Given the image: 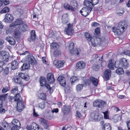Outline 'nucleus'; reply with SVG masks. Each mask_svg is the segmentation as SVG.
Segmentation results:
<instances>
[{
    "instance_id": "nucleus-1",
    "label": "nucleus",
    "mask_w": 130,
    "mask_h": 130,
    "mask_svg": "<svg viewBox=\"0 0 130 130\" xmlns=\"http://www.w3.org/2000/svg\"><path fill=\"white\" fill-rule=\"evenodd\" d=\"M87 7H83L80 11L82 15L84 17L88 15L93 8V5L90 1L85 2V3Z\"/></svg>"
},
{
    "instance_id": "nucleus-2",
    "label": "nucleus",
    "mask_w": 130,
    "mask_h": 130,
    "mask_svg": "<svg viewBox=\"0 0 130 130\" xmlns=\"http://www.w3.org/2000/svg\"><path fill=\"white\" fill-rule=\"evenodd\" d=\"M127 26V24L125 22H120L116 29V32L117 34L118 35L122 34L126 30Z\"/></svg>"
},
{
    "instance_id": "nucleus-3",
    "label": "nucleus",
    "mask_w": 130,
    "mask_h": 130,
    "mask_svg": "<svg viewBox=\"0 0 130 130\" xmlns=\"http://www.w3.org/2000/svg\"><path fill=\"white\" fill-rule=\"evenodd\" d=\"M101 118V116L99 115V113L96 111H93L90 113V119L91 121H100Z\"/></svg>"
},
{
    "instance_id": "nucleus-4",
    "label": "nucleus",
    "mask_w": 130,
    "mask_h": 130,
    "mask_svg": "<svg viewBox=\"0 0 130 130\" xmlns=\"http://www.w3.org/2000/svg\"><path fill=\"white\" fill-rule=\"evenodd\" d=\"M90 41L92 46L94 47L101 45L102 42L101 38L95 37L91 38Z\"/></svg>"
},
{
    "instance_id": "nucleus-5",
    "label": "nucleus",
    "mask_w": 130,
    "mask_h": 130,
    "mask_svg": "<svg viewBox=\"0 0 130 130\" xmlns=\"http://www.w3.org/2000/svg\"><path fill=\"white\" fill-rule=\"evenodd\" d=\"M120 65L124 68L127 69L129 66V64L127 59L124 58H120L119 60Z\"/></svg>"
},
{
    "instance_id": "nucleus-6",
    "label": "nucleus",
    "mask_w": 130,
    "mask_h": 130,
    "mask_svg": "<svg viewBox=\"0 0 130 130\" xmlns=\"http://www.w3.org/2000/svg\"><path fill=\"white\" fill-rule=\"evenodd\" d=\"M105 104V102L103 101L98 100L94 101L93 104L94 107L102 108L104 106Z\"/></svg>"
},
{
    "instance_id": "nucleus-7",
    "label": "nucleus",
    "mask_w": 130,
    "mask_h": 130,
    "mask_svg": "<svg viewBox=\"0 0 130 130\" xmlns=\"http://www.w3.org/2000/svg\"><path fill=\"white\" fill-rule=\"evenodd\" d=\"M40 85L41 86H45L48 89H51L50 85L46 83V81L45 77H40Z\"/></svg>"
},
{
    "instance_id": "nucleus-8",
    "label": "nucleus",
    "mask_w": 130,
    "mask_h": 130,
    "mask_svg": "<svg viewBox=\"0 0 130 130\" xmlns=\"http://www.w3.org/2000/svg\"><path fill=\"white\" fill-rule=\"evenodd\" d=\"M0 55L3 57V60L5 62H7L9 60V55L7 52L5 51H0Z\"/></svg>"
},
{
    "instance_id": "nucleus-9",
    "label": "nucleus",
    "mask_w": 130,
    "mask_h": 130,
    "mask_svg": "<svg viewBox=\"0 0 130 130\" xmlns=\"http://www.w3.org/2000/svg\"><path fill=\"white\" fill-rule=\"evenodd\" d=\"M27 61L30 64L34 65L36 63V61L34 57L32 55H28Z\"/></svg>"
},
{
    "instance_id": "nucleus-10",
    "label": "nucleus",
    "mask_w": 130,
    "mask_h": 130,
    "mask_svg": "<svg viewBox=\"0 0 130 130\" xmlns=\"http://www.w3.org/2000/svg\"><path fill=\"white\" fill-rule=\"evenodd\" d=\"M5 97L6 95L5 94L0 95V113H4L5 112V109L2 108L3 106V100Z\"/></svg>"
},
{
    "instance_id": "nucleus-11",
    "label": "nucleus",
    "mask_w": 130,
    "mask_h": 130,
    "mask_svg": "<svg viewBox=\"0 0 130 130\" xmlns=\"http://www.w3.org/2000/svg\"><path fill=\"white\" fill-rule=\"evenodd\" d=\"M85 67V63L83 61H79L77 62L76 65V68L77 69L82 70Z\"/></svg>"
},
{
    "instance_id": "nucleus-12",
    "label": "nucleus",
    "mask_w": 130,
    "mask_h": 130,
    "mask_svg": "<svg viewBox=\"0 0 130 130\" xmlns=\"http://www.w3.org/2000/svg\"><path fill=\"white\" fill-rule=\"evenodd\" d=\"M17 110L20 112L22 111L24 107V102L23 100L17 102Z\"/></svg>"
},
{
    "instance_id": "nucleus-13",
    "label": "nucleus",
    "mask_w": 130,
    "mask_h": 130,
    "mask_svg": "<svg viewBox=\"0 0 130 130\" xmlns=\"http://www.w3.org/2000/svg\"><path fill=\"white\" fill-rule=\"evenodd\" d=\"M72 24H69L68 25L67 28L65 29V31L67 34L70 35H72L74 33V31L72 29Z\"/></svg>"
},
{
    "instance_id": "nucleus-14",
    "label": "nucleus",
    "mask_w": 130,
    "mask_h": 130,
    "mask_svg": "<svg viewBox=\"0 0 130 130\" xmlns=\"http://www.w3.org/2000/svg\"><path fill=\"white\" fill-rule=\"evenodd\" d=\"M39 127V126L34 122H32L30 125H27L26 128L28 130H36V129Z\"/></svg>"
},
{
    "instance_id": "nucleus-15",
    "label": "nucleus",
    "mask_w": 130,
    "mask_h": 130,
    "mask_svg": "<svg viewBox=\"0 0 130 130\" xmlns=\"http://www.w3.org/2000/svg\"><path fill=\"white\" fill-rule=\"evenodd\" d=\"M19 28L20 31L23 32L28 31L29 29V27L27 25L25 24H23V23L19 25Z\"/></svg>"
},
{
    "instance_id": "nucleus-16",
    "label": "nucleus",
    "mask_w": 130,
    "mask_h": 130,
    "mask_svg": "<svg viewBox=\"0 0 130 130\" xmlns=\"http://www.w3.org/2000/svg\"><path fill=\"white\" fill-rule=\"evenodd\" d=\"M57 80L61 85L63 86H66V79L64 77L60 76L58 78Z\"/></svg>"
},
{
    "instance_id": "nucleus-17",
    "label": "nucleus",
    "mask_w": 130,
    "mask_h": 130,
    "mask_svg": "<svg viewBox=\"0 0 130 130\" xmlns=\"http://www.w3.org/2000/svg\"><path fill=\"white\" fill-rule=\"evenodd\" d=\"M13 17L12 15L7 13L5 15L4 20L6 22H9L13 21Z\"/></svg>"
},
{
    "instance_id": "nucleus-18",
    "label": "nucleus",
    "mask_w": 130,
    "mask_h": 130,
    "mask_svg": "<svg viewBox=\"0 0 130 130\" xmlns=\"http://www.w3.org/2000/svg\"><path fill=\"white\" fill-rule=\"evenodd\" d=\"M64 63V61L55 60L54 61V64L58 68H60L63 67Z\"/></svg>"
},
{
    "instance_id": "nucleus-19",
    "label": "nucleus",
    "mask_w": 130,
    "mask_h": 130,
    "mask_svg": "<svg viewBox=\"0 0 130 130\" xmlns=\"http://www.w3.org/2000/svg\"><path fill=\"white\" fill-rule=\"evenodd\" d=\"M70 108L68 106L64 105L62 108L61 110L64 115L67 114L70 110Z\"/></svg>"
},
{
    "instance_id": "nucleus-20",
    "label": "nucleus",
    "mask_w": 130,
    "mask_h": 130,
    "mask_svg": "<svg viewBox=\"0 0 130 130\" xmlns=\"http://www.w3.org/2000/svg\"><path fill=\"white\" fill-rule=\"evenodd\" d=\"M47 79L50 83H53L54 82L53 75L51 73H48L47 75Z\"/></svg>"
},
{
    "instance_id": "nucleus-21",
    "label": "nucleus",
    "mask_w": 130,
    "mask_h": 130,
    "mask_svg": "<svg viewBox=\"0 0 130 130\" xmlns=\"http://www.w3.org/2000/svg\"><path fill=\"white\" fill-rule=\"evenodd\" d=\"M64 8L66 10L71 11H73L75 10L74 7H73L71 5L68 3H66L64 5Z\"/></svg>"
},
{
    "instance_id": "nucleus-22",
    "label": "nucleus",
    "mask_w": 130,
    "mask_h": 130,
    "mask_svg": "<svg viewBox=\"0 0 130 130\" xmlns=\"http://www.w3.org/2000/svg\"><path fill=\"white\" fill-rule=\"evenodd\" d=\"M23 23V21L21 19H18L16 21L13 23H11L10 24V26H14V27H15L17 25L22 24Z\"/></svg>"
},
{
    "instance_id": "nucleus-23",
    "label": "nucleus",
    "mask_w": 130,
    "mask_h": 130,
    "mask_svg": "<svg viewBox=\"0 0 130 130\" xmlns=\"http://www.w3.org/2000/svg\"><path fill=\"white\" fill-rule=\"evenodd\" d=\"M17 76L13 78V81L14 83H16L18 84H22V79L21 75Z\"/></svg>"
},
{
    "instance_id": "nucleus-24",
    "label": "nucleus",
    "mask_w": 130,
    "mask_h": 130,
    "mask_svg": "<svg viewBox=\"0 0 130 130\" xmlns=\"http://www.w3.org/2000/svg\"><path fill=\"white\" fill-rule=\"evenodd\" d=\"M62 23L64 24H66L68 22L69 20L68 15L67 14H64L62 15Z\"/></svg>"
},
{
    "instance_id": "nucleus-25",
    "label": "nucleus",
    "mask_w": 130,
    "mask_h": 130,
    "mask_svg": "<svg viewBox=\"0 0 130 130\" xmlns=\"http://www.w3.org/2000/svg\"><path fill=\"white\" fill-rule=\"evenodd\" d=\"M19 62L16 60L13 61L11 63V68L12 70H14L18 67Z\"/></svg>"
},
{
    "instance_id": "nucleus-26",
    "label": "nucleus",
    "mask_w": 130,
    "mask_h": 130,
    "mask_svg": "<svg viewBox=\"0 0 130 130\" xmlns=\"http://www.w3.org/2000/svg\"><path fill=\"white\" fill-rule=\"evenodd\" d=\"M12 123L14 125V127H15L18 128H21V124L20 121L17 119L13 120Z\"/></svg>"
},
{
    "instance_id": "nucleus-27",
    "label": "nucleus",
    "mask_w": 130,
    "mask_h": 130,
    "mask_svg": "<svg viewBox=\"0 0 130 130\" xmlns=\"http://www.w3.org/2000/svg\"><path fill=\"white\" fill-rule=\"evenodd\" d=\"M111 72L109 70H106L104 73L105 77V79L107 80L109 79V77L110 76L111 74Z\"/></svg>"
},
{
    "instance_id": "nucleus-28",
    "label": "nucleus",
    "mask_w": 130,
    "mask_h": 130,
    "mask_svg": "<svg viewBox=\"0 0 130 130\" xmlns=\"http://www.w3.org/2000/svg\"><path fill=\"white\" fill-rule=\"evenodd\" d=\"M30 64L29 63H24L21 68V71H25L29 68Z\"/></svg>"
},
{
    "instance_id": "nucleus-29",
    "label": "nucleus",
    "mask_w": 130,
    "mask_h": 130,
    "mask_svg": "<svg viewBox=\"0 0 130 130\" xmlns=\"http://www.w3.org/2000/svg\"><path fill=\"white\" fill-rule=\"evenodd\" d=\"M89 79L94 86H97L98 80L97 79L93 77H89Z\"/></svg>"
},
{
    "instance_id": "nucleus-30",
    "label": "nucleus",
    "mask_w": 130,
    "mask_h": 130,
    "mask_svg": "<svg viewBox=\"0 0 130 130\" xmlns=\"http://www.w3.org/2000/svg\"><path fill=\"white\" fill-rule=\"evenodd\" d=\"M51 48V49L55 50H57L59 47V46L56 43H53L51 44L50 45Z\"/></svg>"
},
{
    "instance_id": "nucleus-31",
    "label": "nucleus",
    "mask_w": 130,
    "mask_h": 130,
    "mask_svg": "<svg viewBox=\"0 0 130 130\" xmlns=\"http://www.w3.org/2000/svg\"><path fill=\"white\" fill-rule=\"evenodd\" d=\"M14 101L17 102L23 100L20 92L15 95L14 97Z\"/></svg>"
},
{
    "instance_id": "nucleus-32",
    "label": "nucleus",
    "mask_w": 130,
    "mask_h": 130,
    "mask_svg": "<svg viewBox=\"0 0 130 130\" xmlns=\"http://www.w3.org/2000/svg\"><path fill=\"white\" fill-rule=\"evenodd\" d=\"M11 93L13 94L14 95L19 93L18 91V87H13L12 88V89L11 91Z\"/></svg>"
},
{
    "instance_id": "nucleus-33",
    "label": "nucleus",
    "mask_w": 130,
    "mask_h": 130,
    "mask_svg": "<svg viewBox=\"0 0 130 130\" xmlns=\"http://www.w3.org/2000/svg\"><path fill=\"white\" fill-rule=\"evenodd\" d=\"M102 128L103 130H111V127L109 124L106 123L103 126Z\"/></svg>"
},
{
    "instance_id": "nucleus-34",
    "label": "nucleus",
    "mask_w": 130,
    "mask_h": 130,
    "mask_svg": "<svg viewBox=\"0 0 130 130\" xmlns=\"http://www.w3.org/2000/svg\"><path fill=\"white\" fill-rule=\"evenodd\" d=\"M116 73L118 74L121 75L123 74L124 73V70L122 68H118L116 70Z\"/></svg>"
},
{
    "instance_id": "nucleus-35",
    "label": "nucleus",
    "mask_w": 130,
    "mask_h": 130,
    "mask_svg": "<svg viewBox=\"0 0 130 130\" xmlns=\"http://www.w3.org/2000/svg\"><path fill=\"white\" fill-rule=\"evenodd\" d=\"M30 39L32 40H34L36 38V36L35 31L34 30H32L30 33Z\"/></svg>"
},
{
    "instance_id": "nucleus-36",
    "label": "nucleus",
    "mask_w": 130,
    "mask_h": 130,
    "mask_svg": "<svg viewBox=\"0 0 130 130\" xmlns=\"http://www.w3.org/2000/svg\"><path fill=\"white\" fill-rule=\"evenodd\" d=\"M113 62V61L112 60H110L109 61L108 67L110 70H113L114 69Z\"/></svg>"
},
{
    "instance_id": "nucleus-37",
    "label": "nucleus",
    "mask_w": 130,
    "mask_h": 130,
    "mask_svg": "<svg viewBox=\"0 0 130 130\" xmlns=\"http://www.w3.org/2000/svg\"><path fill=\"white\" fill-rule=\"evenodd\" d=\"M20 75H21L22 79H23L26 80H28L29 79V77L27 75H25L23 73H20Z\"/></svg>"
},
{
    "instance_id": "nucleus-38",
    "label": "nucleus",
    "mask_w": 130,
    "mask_h": 130,
    "mask_svg": "<svg viewBox=\"0 0 130 130\" xmlns=\"http://www.w3.org/2000/svg\"><path fill=\"white\" fill-rule=\"evenodd\" d=\"M85 36L86 39L89 42L90 41L91 39L93 37L90 35L89 33L88 32H86L85 34Z\"/></svg>"
},
{
    "instance_id": "nucleus-39",
    "label": "nucleus",
    "mask_w": 130,
    "mask_h": 130,
    "mask_svg": "<svg viewBox=\"0 0 130 130\" xmlns=\"http://www.w3.org/2000/svg\"><path fill=\"white\" fill-rule=\"evenodd\" d=\"M80 50L79 48H75L74 50H73L70 52L72 54L77 55H79V50Z\"/></svg>"
},
{
    "instance_id": "nucleus-40",
    "label": "nucleus",
    "mask_w": 130,
    "mask_h": 130,
    "mask_svg": "<svg viewBox=\"0 0 130 130\" xmlns=\"http://www.w3.org/2000/svg\"><path fill=\"white\" fill-rule=\"evenodd\" d=\"M10 27L6 31V32L7 34H9L13 32L14 30L13 28H14V26H10Z\"/></svg>"
},
{
    "instance_id": "nucleus-41",
    "label": "nucleus",
    "mask_w": 130,
    "mask_h": 130,
    "mask_svg": "<svg viewBox=\"0 0 130 130\" xmlns=\"http://www.w3.org/2000/svg\"><path fill=\"white\" fill-rule=\"evenodd\" d=\"M61 52L59 50H57L54 52V55L56 57H58L59 55H61Z\"/></svg>"
},
{
    "instance_id": "nucleus-42",
    "label": "nucleus",
    "mask_w": 130,
    "mask_h": 130,
    "mask_svg": "<svg viewBox=\"0 0 130 130\" xmlns=\"http://www.w3.org/2000/svg\"><path fill=\"white\" fill-rule=\"evenodd\" d=\"M83 86L82 85L79 84L76 87V89L77 91H80L83 89Z\"/></svg>"
},
{
    "instance_id": "nucleus-43",
    "label": "nucleus",
    "mask_w": 130,
    "mask_h": 130,
    "mask_svg": "<svg viewBox=\"0 0 130 130\" xmlns=\"http://www.w3.org/2000/svg\"><path fill=\"white\" fill-rule=\"evenodd\" d=\"M77 79V78L75 76H73L71 77L70 79V80L71 81V83L72 85L73 83Z\"/></svg>"
},
{
    "instance_id": "nucleus-44",
    "label": "nucleus",
    "mask_w": 130,
    "mask_h": 130,
    "mask_svg": "<svg viewBox=\"0 0 130 130\" xmlns=\"http://www.w3.org/2000/svg\"><path fill=\"white\" fill-rule=\"evenodd\" d=\"M71 5L73 7H74V8H75V9L76 10L77 8V3L75 1H73L71 3Z\"/></svg>"
},
{
    "instance_id": "nucleus-45",
    "label": "nucleus",
    "mask_w": 130,
    "mask_h": 130,
    "mask_svg": "<svg viewBox=\"0 0 130 130\" xmlns=\"http://www.w3.org/2000/svg\"><path fill=\"white\" fill-rule=\"evenodd\" d=\"M9 11V8L8 7H6L1 11V12L2 13H6L8 12Z\"/></svg>"
},
{
    "instance_id": "nucleus-46",
    "label": "nucleus",
    "mask_w": 130,
    "mask_h": 130,
    "mask_svg": "<svg viewBox=\"0 0 130 130\" xmlns=\"http://www.w3.org/2000/svg\"><path fill=\"white\" fill-rule=\"evenodd\" d=\"M20 34V31L19 30H16L14 32V37L18 39L19 37Z\"/></svg>"
},
{
    "instance_id": "nucleus-47",
    "label": "nucleus",
    "mask_w": 130,
    "mask_h": 130,
    "mask_svg": "<svg viewBox=\"0 0 130 130\" xmlns=\"http://www.w3.org/2000/svg\"><path fill=\"white\" fill-rule=\"evenodd\" d=\"M124 13V11L122 9H120L117 12V15L118 16H120L122 15Z\"/></svg>"
},
{
    "instance_id": "nucleus-48",
    "label": "nucleus",
    "mask_w": 130,
    "mask_h": 130,
    "mask_svg": "<svg viewBox=\"0 0 130 130\" xmlns=\"http://www.w3.org/2000/svg\"><path fill=\"white\" fill-rule=\"evenodd\" d=\"M74 47V44L73 42H71L69 45V49L71 51L73 50Z\"/></svg>"
},
{
    "instance_id": "nucleus-49",
    "label": "nucleus",
    "mask_w": 130,
    "mask_h": 130,
    "mask_svg": "<svg viewBox=\"0 0 130 130\" xmlns=\"http://www.w3.org/2000/svg\"><path fill=\"white\" fill-rule=\"evenodd\" d=\"M93 68L94 70L97 71L99 70V67L98 64H94L93 66Z\"/></svg>"
},
{
    "instance_id": "nucleus-50",
    "label": "nucleus",
    "mask_w": 130,
    "mask_h": 130,
    "mask_svg": "<svg viewBox=\"0 0 130 130\" xmlns=\"http://www.w3.org/2000/svg\"><path fill=\"white\" fill-rule=\"evenodd\" d=\"M39 97L40 99L43 100H45L46 99V96L45 94L44 93H41L39 95Z\"/></svg>"
},
{
    "instance_id": "nucleus-51",
    "label": "nucleus",
    "mask_w": 130,
    "mask_h": 130,
    "mask_svg": "<svg viewBox=\"0 0 130 130\" xmlns=\"http://www.w3.org/2000/svg\"><path fill=\"white\" fill-rule=\"evenodd\" d=\"M45 105L44 102L42 101L41 102L38 104L39 107L41 109H43L44 108Z\"/></svg>"
},
{
    "instance_id": "nucleus-52",
    "label": "nucleus",
    "mask_w": 130,
    "mask_h": 130,
    "mask_svg": "<svg viewBox=\"0 0 130 130\" xmlns=\"http://www.w3.org/2000/svg\"><path fill=\"white\" fill-rule=\"evenodd\" d=\"M4 64V62L2 61H0V73L3 70V66Z\"/></svg>"
},
{
    "instance_id": "nucleus-53",
    "label": "nucleus",
    "mask_w": 130,
    "mask_h": 130,
    "mask_svg": "<svg viewBox=\"0 0 130 130\" xmlns=\"http://www.w3.org/2000/svg\"><path fill=\"white\" fill-rule=\"evenodd\" d=\"M10 88L9 87H6L4 88L2 90V92L3 93H6L7 91L10 90Z\"/></svg>"
},
{
    "instance_id": "nucleus-54",
    "label": "nucleus",
    "mask_w": 130,
    "mask_h": 130,
    "mask_svg": "<svg viewBox=\"0 0 130 130\" xmlns=\"http://www.w3.org/2000/svg\"><path fill=\"white\" fill-rule=\"evenodd\" d=\"M91 2L90 1L93 5V6L97 4L99 2V0H91Z\"/></svg>"
},
{
    "instance_id": "nucleus-55",
    "label": "nucleus",
    "mask_w": 130,
    "mask_h": 130,
    "mask_svg": "<svg viewBox=\"0 0 130 130\" xmlns=\"http://www.w3.org/2000/svg\"><path fill=\"white\" fill-rule=\"evenodd\" d=\"M4 73L6 75H7L9 73V68L7 67H6L4 69Z\"/></svg>"
},
{
    "instance_id": "nucleus-56",
    "label": "nucleus",
    "mask_w": 130,
    "mask_h": 130,
    "mask_svg": "<svg viewBox=\"0 0 130 130\" xmlns=\"http://www.w3.org/2000/svg\"><path fill=\"white\" fill-rule=\"evenodd\" d=\"M84 82L86 85H89L91 83V81L90 79H86L84 80Z\"/></svg>"
},
{
    "instance_id": "nucleus-57",
    "label": "nucleus",
    "mask_w": 130,
    "mask_h": 130,
    "mask_svg": "<svg viewBox=\"0 0 130 130\" xmlns=\"http://www.w3.org/2000/svg\"><path fill=\"white\" fill-rule=\"evenodd\" d=\"M94 32L95 33L94 34H96V35H99L100 33V29L99 27H98L96 28Z\"/></svg>"
},
{
    "instance_id": "nucleus-58",
    "label": "nucleus",
    "mask_w": 130,
    "mask_h": 130,
    "mask_svg": "<svg viewBox=\"0 0 130 130\" xmlns=\"http://www.w3.org/2000/svg\"><path fill=\"white\" fill-rule=\"evenodd\" d=\"M40 121V122L41 124L43 125V124H44L46 123L47 121H46L43 118H40L39 120Z\"/></svg>"
},
{
    "instance_id": "nucleus-59",
    "label": "nucleus",
    "mask_w": 130,
    "mask_h": 130,
    "mask_svg": "<svg viewBox=\"0 0 130 130\" xmlns=\"http://www.w3.org/2000/svg\"><path fill=\"white\" fill-rule=\"evenodd\" d=\"M48 123L47 122L45 123L44 124L42 125L44 128L46 129H47L48 128Z\"/></svg>"
},
{
    "instance_id": "nucleus-60",
    "label": "nucleus",
    "mask_w": 130,
    "mask_h": 130,
    "mask_svg": "<svg viewBox=\"0 0 130 130\" xmlns=\"http://www.w3.org/2000/svg\"><path fill=\"white\" fill-rule=\"evenodd\" d=\"M11 40L9 42V43L12 45H14L15 44V42L14 39L11 38Z\"/></svg>"
},
{
    "instance_id": "nucleus-61",
    "label": "nucleus",
    "mask_w": 130,
    "mask_h": 130,
    "mask_svg": "<svg viewBox=\"0 0 130 130\" xmlns=\"http://www.w3.org/2000/svg\"><path fill=\"white\" fill-rule=\"evenodd\" d=\"M124 54L125 55L130 56V51L126 50L124 52Z\"/></svg>"
},
{
    "instance_id": "nucleus-62",
    "label": "nucleus",
    "mask_w": 130,
    "mask_h": 130,
    "mask_svg": "<svg viewBox=\"0 0 130 130\" xmlns=\"http://www.w3.org/2000/svg\"><path fill=\"white\" fill-rule=\"evenodd\" d=\"M39 116L38 115L37 113L35 112V109L34 108L33 109V117H37Z\"/></svg>"
},
{
    "instance_id": "nucleus-63",
    "label": "nucleus",
    "mask_w": 130,
    "mask_h": 130,
    "mask_svg": "<svg viewBox=\"0 0 130 130\" xmlns=\"http://www.w3.org/2000/svg\"><path fill=\"white\" fill-rule=\"evenodd\" d=\"M4 43V41L1 39H0V49H1L3 47V44Z\"/></svg>"
},
{
    "instance_id": "nucleus-64",
    "label": "nucleus",
    "mask_w": 130,
    "mask_h": 130,
    "mask_svg": "<svg viewBox=\"0 0 130 130\" xmlns=\"http://www.w3.org/2000/svg\"><path fill=\"white\" fill-rule=\"evenodd\" d=\"M8 125V123L6 122H4L2 123V126L4 128H6Z\"/></svg>"
}]
</instances>
